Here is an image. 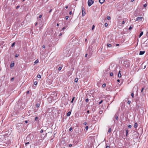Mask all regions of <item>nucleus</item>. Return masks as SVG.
<instances>
[{"label": "nucleus", "mask_w": 148, "mask_h": 148, "mask_svg": "<svg viewBox=\"0 0 148 148\" xmlns=\"http://www.w3.org/2000/svg\"><path fill=\"white\" fill-rule=\"evenodd\" d=\"M14 79V77H12L11 79V81H12Z\"/></svg>", "instance_id": "obj_50"}, {"label": "nucleus", "mask_w": 148, "mask_h": 148, "mask_svg": "<svg viewBox=\"0 0 148 148\" xmlns=\"http://www.w3.org/2000/svg\"><path fill=\"white\" fill-rule=\"evenodd\" d=\"M120 72H121V71H119V72L118 74H121V73Z\"/></svg>", "instance_id": "obj_52"}, {"label": "nucleus", "mask_w": 148, "mask_h": 148, "mask_svg": "<svg viewBox=\"0 0 148 148\" xmlns=\"http://www.w3.org/2000/svg\"><path fill=\"white\" fill-rule=\"evenodd\" d=\"M95 27V26L94 25H93L92 28V29H93Z\"/></svg>", "instance_id": "obj_38"}, {"label": "nucleus", "mask_w": 148, "mask_h": 148, "mask_svg": "<svg viewBox=\"0 0 148 148\" xmlns=\"http://www.w3.org/2000/svg\"><path fill=\"white\" fill-rule=\"evenodd\" d=\"M62 35V34L60 33L59 34V36H61Z\"/></svg>", "instance_id": "obj_59"}, {"label": "nucleus", "mask_w": 148, "mask_h": 148, "mask_svg": "<svg viewBox=\"0 0 148 148\" xmlns=\"http://www.w3.org/2000/svg\"><path fill=\"white\" fill-rule=\"evenodd\" d=\"M42 15H40L39 16V18H41L42 17Z\"/></svg>", "instance_id": "obj_43"}, {"label": "nucleus", "mask_w": 148, "mask_h": 148, "mask_svg": "<svg viewBox=\"0 0 148 148\" xmlns=\"http://www.w3.org/2000/svg\"><path fill=\"white\" fill-rule=\"evenodd\" d=\"M19 7V6H17L16 7V9H17V8H18Z\"/></svg>", "instance_id": "obj_58"}, {"label": "nucleus", "mask_w": 148, "mask_h": 148, "mask_svg": "<svg viewBox=\"0 0 148 148\" xmlns=\"http://www.w3.org/2000/svg\"><path fill=\"white\" fill-rule=\"evenodd\" d=\"M121 74H118V77H121Z\"/></svg>", "instance_id": "obj_27"}, {"label": "nucleus", "mask_w": 148, "mask_h": 148, "mask_svg": "<svg viewBox=\"0 0 148 148\" xmlns=\"http://www.w3.org/2000/svg\"><path fill=\"white\" fill-rule=\"evenodd\" d=\"M116 46H118L119 45V44H116Z\"/></svg>", "instance_id": "obj_63"}, {"label": "nucleus", "mask_w": 148, "mask_h": 148, "mask_svg": "<svg viewBox=\"0 0 148 148\" xmlns=\"http://www.w3.org/2000/svg\"><path fill=\"white\" fill-rule=\"evenodd\" d=\"M72 11H70V12H69V14L70 15H71L72 14Z\"/></svg>", "instance_id": "obj_41"}, {"label": "nucleus", "mask_w": 148, "mask_h": 148, "mask_svg": "<svg viewBox=\"0 0 148 148\" xmlns=\"http://www.w3.org/2000/svg\"><path fill=\"white\" fill-rule=\"evenodd\" d=\"M103 102V100H101L99 103V104H100Z\"/></svg>", "instance_id": "obj_35"}, {"label": "nucleus", "mask_w": 148, "mask_h": 148, "mask_svg": "<svg viewBox=\"0 0 148 148\" xmlns=\"http://www.w3.org/2000/svg\"><path fill=\"white\" fill-rule=\"evenodd\" d=\"M73 129L72 127H71L69 129V131H71Z\"/></svg>", "instance_id": "obj_25"}, {"label": "nucleus", "mask_w": 148, "mask_h": 148, "mask_svg": "<svg viewBox=\"0 0 148 148\" xmlns=\"http://www.w3.org/2000/svg\"><path fill=\"white\" fill-rule=\"evenodd\" d=\"M25 123H27V121H25Z\"/></svg>", "instance_id": "obj_49"}, {"label": "nucleus", "mask_w": 148, "mask_h": 148, "mask_svg": "<svg viewBox=\"0 0 148 148\" xmlns=\"http://www.w3.org/2000/svg\"><path fill=\"white\" fill-rule=\"evenodd\" d=\"M43 132V130H41L40 132L41 133H42Z\"/></svg>", "instance_id": "obj_39"}, {"label": "nucleus", "mask_w": 148, "mask_h": 148, "mask_svg": "<svg viewBox=\"0 0 148 148\" xmlns=\"http://www.w3.org/2000/svg\"><path fill=\"white\" fill-rule=\"evenodd\" d=\"M135 0H131V2H133V1H134Z\"/></svg>", "instance_id": "obj_57"}, {"label": "nucleus", "mask_w": 148, "mask_h": 148, "mask_svg": "<svg viewBox=\"0 0 148 148\" xmlns=\"http://www.w3.org/2000/svg\"><path fill=\"white\" fill-rule=\"evenodd\" d=\"M84 10L85 9L84 8H83L82 9V15L83 16H84L86 14V13L84 11Z\"/></svg>", "instance_id": "obj_2"}, {"label": "nucleus", "mask_w": 148, "mask_h": 148, "mask_svg": "<svg viewBox=\"0 0 148 148\" xmlns=\"http://www.w3.org/2000/svg\"><path fill=\"white\" fill-rule=\"evenodd\" d=\"M110 147L109 146H107L106 147V148H110Z\"/></svg>", "instance_id": "obj_45"}, {"label": "nucleus", "mask_w": 148, "mask_h": 148, "mask_svg": "<svg viewBox=\"0 0 148 148\" xmlns=\"http://www.w3.org/2000/svg\"><path fill=\"white\" fill-rule=\"evenodd\" d=\"M65 8H66V9L68 8V6H66Z\"/></svg>", "instance_id": "obj_62"}, {"label": "nucleus", "mask_w": 148, "mask_h": 148, "mask_svg": "<svg viewBox=\"0 0 148 148\" xmlns=\"http://www.w3.org/2000/svg\"><path fill=\"white\" fill-rule=\"evenodd\" d=\"M142 18H143V17H141V16L138 17L136 18V21H138L141 20H142Z\"/></svg>", "instance_id": "obj_3"}, {"label": "nucleus", "mask_w": 148, "mask_h": 148, "mask_svg": "<svg viewBox=\"0 0 148 148\" xmlns=\"http://www.w3.org/2000/svg\"><path fill=\"white\" fill-rule=\"evenodd\" d=\"M132 27H131V26H130L129 28V30H130L131 29H132Z\"/></svg>", "instance_id": "obj_37"}, {"label": "nucleus", "mask_w": 148, "mask_h": 148, "mask_svg": "<svg viewBox=\"0 0 148 148\" xmlns=\"http://www.w3.org/2000/svg\"><path fill=\"white\" fill-rule=\"evenodd\" d=\"M34 84L35 85H37L38 84V82L37 81H35L34 82Z\"/></svg>", "instance_id": "obj_15"}, {"label": "nucleus", "mask_w": 148, "mask_h": 148, "mask_svg": "<svg viewBox=\"0 0 148 148\" xmlns=\"http://www.w3.org/2000/svg\"><path fill=\"white\" fill-rule=\"evenodd\" d=\"M85 101H86V102H88V101H89V99H86V100H85Z\"/></svg>", "instance_id": "obj_36"}, {"label": "nucleus", "mask_w": 148, "mask_h": 148, "mask_svg": "<svg viewBox=\"0 0 148 148\" xmlns=\"http://www.w3.org/2000/svg\"><path fill=\"white\" fill-rule=\"evenodd\" d=\"M106 84H103L102 85V87H103V88H104L106 87Z\"/></svg>", "instance_id": "obj_17"}, {"label": "nucleus", "mask_w": 148, "mask_h": 148, "mask_svg": "<svg viewBox=\"0 0 148 148\" xmlns=\"http://www.w3.org/2000/svg\"><path fill=\"white\" fill-rule=\"evenodd\" d=\"M29 142H27V143H25V145H27V144H29Z\"/></svg>", "instance_id": "obj_44"}, {"label": "nucleus", "mask_w": 148, "mask_h": 148, "mask_svg": "<svg viewBox=\"0 0 148 148\" xmlns=\"http://www.w3.org/2000/svg\"><path fill=\"white\" fill-rule=\"evenodd\" d=\"M131 95L132 98L134 97V94L133 93L131 94Z\"/></svg>", "instance_id": "obj_28"}, {"label": "nucleus", "mask_w": 148, "mask_h": 148, "mask_svg": "<svg viewBox=\"0 0 148 148\" xmlns=\"http://www.w3.org/2000/svg\"><path fill=\"white\" fill-rule=\"evenodd\" d=\"M52 11V9H51V10H49V12H51Z\"/></svg>", "instance_id": "obj_51"}, {"label": "nucleus", "mask_w": 148, "mask_h": 148, "mask_svg": "<svg viewBox=\"0 0 148 148\" xmlns=\"http://www.w3.org/2000/svg\"><path fill=\"white\" fill-rule=\"evenodd\" d=\"M104 25L105 27H107L108 26V24L107 23H105L104 24Z\"/></svg>", "instance_id": "obj_29"}, {"label": "nucleus", "mask_w": 148, "mask_h": 148, "mask_svg": "<svg viewBox=\"0 0 148 148\" xmlns=\"http://www.w3.org/2000/svg\"><path fill=\"white\" fill-rule=\"evenodd\" d=\"M14 66V63H11L10 64V67L11 68H12Z\"/></svg>", "instance_id": "obj_7"}, {"label": "nucleus", "mask_w": 148, "mask_h": 148, "mask_svg": "<svg viewBox=\"0 0 148 148\" xmlns=\"http://www.w3.org/2000/svg\"><path fill=\"white\" fill-rule=\"evenodd\" d=\"M107 46L108 47H111L112 46V45L110 44H107Z\"/></svg>", "instance_id": "obj_10"}, {"label": "nucleus", "mask_w": 148, "mask_h": 148, "mask_svg": "<svg viewBox=\"0 0 148 148\" xmlns=\"http://www.w3.org/2000/svg\"><path fill=\"white\" fill-rule=\"evenodd\" d=\"M29 91H27V94H28L29 93Z\"/></svg>", "instance_id": "obj_56"}, {"label": "nucleus", "mask_w": 148, "mask_h": 148, "mask_svg": "<svg viewBox=\"0 0 148 148\" xmlns=\"http://www.w3.org/2000/svg\"><path fill=\"white\" fill-rule=\"evenodd\" d=\"M110 16H107V19L108 20H110Z\"/></svg>", "instance_id": "obj_24"}, {"label": "nucleus", "mask_w": 148, "mask_h": 148, "mask_svg": "<svg viewBox=\"0 0 148 148\" xmlns=\"http://www.w3.org/2000/svg\"><path fill=\"white\" fill-rule=\"evenodd\" d=\"M37 77L38 78H41V76L39 74L38 75Z\"/></svg>", "instance_id": "obj_16"}, {"label": "nucleus", "mask_w": 148, "mask_h": 148, "mask_svg": "<svg viewBox=\"0 0 148 148\" xmlns=\"http://www.w3.org/2000/svg\"><path fill=\"white\" fill-rule=\"evenodd\" d=\"M88 126H86V127H85V129L86 130V131H87L88 129Z\"/></svg>", "instance_id": "obj_22"}, {"label": "nucleus", "mask_w": 148, "mask_h": 148, "mask_svg": "<svg viewBox=\"0 0 148 148\" xmlns=\"http://www.w3.org/2000/svg\"><path fill=\"white\" fill-rule=\"evenodd\" d=\"M89 110H88L87 111V113H89Z\"/></svg>", "instance_id": "obj_61"}, {"label": "nucleus", "mask_w": 148, "mask_h": 148, "mask_svg": "<svg viewBox=\"0 0 148 148\" xmlns=\"http://www.w3.org/2000/svg\"><path fill=\"white\" fill-rule=\"evenodd\" d=\"M15 44V42H13V43L12 44V45H11V47H13V46H14V45Z\"/></svg>", "instance_id": "obj_26"}, {"label": "nucleus", "mask_w": 148, "mask_h": 148, "mask_svg": "<svg viewBox=\"0 0 148 148\" xmlns=\"http://www.w3.org/2000/svg\"><path fill=\"white\" fill-rule=\"evenodd\" d=\"M18 56V54H16L15 55V57H17Z\"/></svg>", "instance_id": "obj_31"}, {"label": "nucleus", "mask_w": 148, "mask_h": 148, "mask_svg": "<svg viewBox=\"0 0 148 148\" xmlns=\"http://www.w3.org/2000/svg\"><path fill=\"white\" fill-rule=\"evenodd\" d=\"M57 26H58L59 25V24L58 23H57L56 25Z\"/></svg>", "instance_id": "obj_60"}, {"label": "nucleus", "mask_w": 148, "mask_h": 148, "mask_svg": "<svg viewBox=\"0 0 148 148\" xmlns=\"http://www.w3.org/2000/svg\"><path fill=\"white\" fill-rule=\"evenodd\" d=\"M111 131V129L110 128L108 130V132L110 133Z\"/></svg>", "instance_id": "obj_19"}, {"label": "nucleus", "mask_w": 148, "mask_h": 148, "mask_svg": "<svg viewBox=\"0 0 148 148\" xmlns=\"http://www.w3.org/2000/svg\"><path fill=\"white\" fill-rule=\"evenodd\" d=\"M125 23V22L124 21H122V23L123 24H124Z\"/></svg>", "instance_id": "obj_42"}, {"label": "nucleus", "mask_w": 148, "mask_h": 148, "mask_svg": "<svg viewBox=\"0 0 148 148\" xmlns=\"http://www.w3.org/2000/svg\"><path fill=\"white\" fill-rule=\"evenodd\" d=\"M69 16H66V20H67L69 18Z\"/></svg>", "instance_id": "obj_34"}, {"label": "nucleus", "mask_w": 148, "mask_h": 148, "mask_svg": "<svg viewBox=\"0 0 148 148\" xmlns=\"http://www.w3.org/2000/svg\"><path fill=\"white\" fill-rule=\"evenodd\" d=\"M62 69V67H60L58 68V70H59V71H60V70H61Z\"/></svg>", "instance_id": "obj_23"}, {"label": "nucleus", "mask_w": 148, "mask_h": 148, "mask_svg": "<svg viewBox=\"0 0 148 148\" xmlns=\"http://www.w3.org/2000/svg\"><path fill=\"white\" fill-rule=\"evenodd\" d=\"M64 29H65V27H63V28H62V30H64Z\"/></svg>", "instance_id": "obj_55"}, {"label": "nucleus", "mask_w": 148, "mask_h": 148, "mask_svg": "<svg viewBox=\"0 0 148 148\" xmlns=\"http://www.w3.org/2000/svg\"><path fill=\"white\" fill-rule=\"evenodd\" d=\"M105 1V0H99V2L100 3L102 4Z\"/></svg>", "instance_id": "obj_5"}, {"label": "nucleus", "mask_w": 148, "mask_h": 148, "mask_svg": "<svg viewBox=\"0 0 148 148\" xmlns=\"http://www.w3.org/2000/svg\"><path fill=\"white\" fill-rule=\"evenodd\" d=\"M36 106L38 108L40 106V104L39 103H37L36 105Z\"/></svg>", "instance_id": "obj_14"}, {"label": "nucleus", "mask_w": 148, "mask_h": 148, "mask_svg": "<svg viewBox=\"0 0 148 148\" xmlns=\"http://www.w3.org/2000/svg\"><path fill=\"white\" fill-rule=\"evenodd\" d=\"M126 136H127L128 134V130H126Z\"/></svg>", "instance_id": "obj_40"}, {"label": "nucleus", "mask_w": 148, "mask_h": 148, "mask_svg": "<svg viewBox=\"0 0 148 148\" xmlns=\"http://www.w3.org/2000/svg\"><path fill=\"white\" fill-rule=\"evenodd\" d=\"M74 99H75V97H73V98L72 99V100L71 101V103H73V101H74Z\"/></svg>", "instance_id": "obj_18"}, {"label": "nucleus", "mask_w": 148, "mask_h": 148, "mask_svg": "<svg viewBox=\"0 0 148 148\" xmlns=\"http://www.w3.org/2000/svg\"><path fill=\"white\" fill-rule=\"evenodd\" d=\"M143 32H141L139 35V38H140V37L143 35Z\"/></svg>", "instance_id": "obj_11"}, {"label": "nucleus", "mask_w": 148, "mask_h": 148, "mask_svg": "<svg viewBox=\"0 0 148 148\" xmlns=\"http://www.w3.org/2000/svg\"><path fill=\"white\" fill-rule=\"evenodd\" d=\"M114 118L116 120H118V116L117 114H115L114 115Z\"/></svg>", "instance_id": "obj_4"}, {"label": "nucleus", "mask_w": 148, "mask_h": 148, "mask_svg": "<svg viewBox=\"0 0 148 148\" xmlns=\"http://www.w3.org/2000/svg\"><path fill=\"white\" fill-rule=\"evenodd\" d=\"M42 47L43 48H45V45H43V46H42Z\"/></svg>", "instance_id": "obj_47"}, {"label": "nucleus", "mask_w": 148, "mask_h": 148, "mask_svg": "<svg viewBox=\"0 0 148 148\" xmlns=\"http://www.w3.org/2000/svg\"><path fill=\"white\" fill-rule=\"evenodd\" d=\"M86 123H86V122H84V125H86Z\"/></svg>", "instance_id": "obj_48"}, {"label": "nucleus", "mask_w": 148, "mask_h": 148, "mask_svg": "<svg viewBox=\"0 0 148 148\" xmlns=\"http://www.w3.org/2000/svg\"><path fill=\"white\" fill-rule=\"evenodd\" d=\"M38 119L37 117H36L35 118V121H37V119Z\"/></svg>", "instance_id": "obj_32"}, {"label": "nucleus", "mask_w": 148, "mask_h": 148, "mask_svg": "<svg viewBox=\"0 0 148 148\" xmlns=\"http://www.w3.org/2000/svg\"><path fill=\"white\" fill-rule=\"evenodd\" d=\"M147 6V4H145L143 5V7L144 8L146 7Z\"/></svg>", "instance_id": "obj_30"}, {"label": "nucleus", "mask_w": 148, "mask_h": 148, "mask_svg": "<svg viewBox=\"0 0 148 148\" xmlns=\"http://www.w3.org/2000/svg\"><path fill=\"white\" fill-rule=\"evenodd\" d=\"M39 61L38 60H36L34 62V64H35L38 62Z\"/></svg>", "instance_id": "obj_9"}, {"label": "nucleus", "mask_w": 148, "mask_h": 148, "mask_svg": "<svg viewBox=\"0 0 148 148\" xmlns=\"http://www.w3.org/2000/svg\"><path fill=\"white\" fill-rule=\"evenodd\" d=\"M117 81L118 82H120V80L119 79H118L117 80Z\"/></svg>", "instance_id": "obj_53"}, {"label": "nucleus", "mask_w": 148, "mask_h": 148, "mask_svg": "<svg viewBox=\"0 0 148 148\" xmlns=\"http://www.w3.org/2000/svg\"><path fill=\"white\" fill-rule=\"evenodd\" d=\"M78 80V79L77 78H76L75 79V82H77Z\"/></svg>", "instance_id": "obj_13"}, {"label": "nucleus", "mask_w": 148, "mask_h": 148, "mask_svg": "<svg viewBox=\"0 0 148 148\" xmlns=\"http://www.w3.org/2000/svg\"><path fill=\"white\" fill-rule=\"evenodd\" d=\"M87 55V54H86L85 55V57H86Z\"/></svg>", "instance_id": "obj_64"}, {"label": "nucleus", "mask_w": 148, "mask_h": 148, "mask_svg": "<svg viewBox=\"0 0 148 148\" xmlns=\"http://www.w3.org/2000/svg\"><path fill=\"white\" fill-rule=\"evenodd\" d=\"M37 24H38L37 22L36 23H35V26H36L37 25Z\"/></svg>", "instance_id": "obj_54"}, {"label": "nucleus", "mask_w": 148, "mask_h": 148, "mask_svg": "<svg viewBox=\"0 0 148 148\" xmlns=\"http://www.w3.org/2000/svg\"><path fill=\"white\" fill-rule=\"evenodd\" d=\"M93 3V0H88V3L89 6H90Z\"/></svg>", "instance_id": "obj_1"}, {"label": "nucleus", "mask_w": 148, "mask_h": 148, "mask_svg": "<svg viewBox=\"0 0 148 148\" xmlns=\"http://www.w3.org/2000/svg\"><path fill=\"white\" fill-rule=\"evenodd\" d=\"M131 103V101H129V100H128V102H127V103L128 104H130Z\"/></svg>", "instance_id": "obj_33"}, {"label": "nucleus", "mask_w": 148, "mask_h": 148, "mask_svg": "<svg viewBox=\"0 0 148 148\" xmlns=\"http://www.w3.org/2000/svg\"><path fill=\"white\" fill-rule=\"evenodd\" d=\"M128 127L129 128H131L132 127V126L130 125H129L128 126Z\"/></svg>", "instance_id": "obj_20"}, {"label": "nucleus", "mask_w": 148, "mask_h": 148, "mask_svg": "<svg viewBox=\"0 0 148 148\" xmlns=\"http://www.w3.org/2000/svg\"><path fill=\"white\" fill-rule=\"evenodd\" d=\"M134 127L135 128H136L138 127V124L137 123H135L134 124Z\"/></svg>", "instance_id": "obj_12"}, {"label": "nucleus", "mask_w": 148, "mask_h": 148, "mask_svg": "<svg viewBox=\"0 0 148 148\" xmlns=\"http://www.w3.org/2000/svg\"><path fill=\"white\" fill-rule=\"evenodd\" d=\"M71 114V112H69L66 114V116H69Z\"/></svg>", "instance_id": "obj_8"}, {"label": "nucleus", "mask_w": 148, "mask_h": 148, "mask_svg": "<svg viewBox=\"0 0 148 148\" xmlns=\"http://www.w3.org/2000/svg\"><path fill=\"white\" fill-rule=\"evenodd\" d=\"M145 52L144 51H140V53H139V55H143L144 53Z\"/></svg>", "instance_id": "obj_6"}, {"label": "nucleus", "mask_w": 148, "mask_h": 148, "mask_svg": "<svg viewBox=\"0 0 148 148\" xmlns=\"http://www.w3.org/2000/svg\"><path fill=\"white\" fill-rule=\"evenodd\" d=\"M113 73H112V72H111L110 73V75L111 76H113Z\"/></svg>", "instance_id": "obj_21"}, {"label": "nucleus", "mask_w": 148, "mask_h": 148, "mask_svg": "<svg viewBox=\"0 0 148 148\" xmlns=\"http://www.w3.org/2000/svg\"><path fill=\"white\" fill-rule=\"evenodd\" d=\"M144 88H143L142 89H141V92H143V90H144Z\"/></svg>", "instance_id": "obj_46"}]
</instances>
